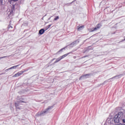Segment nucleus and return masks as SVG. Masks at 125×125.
Returning <instances> with one entry per match:
<instances>
[{
	"label": "nucleus",
	"instance_id": "obj_6",
	"mask_svg": "<svg viewBox=\"0 0 125 125\" xmlns=\"http://www.w3.org/2000/svg\"><path fill=\"white\" fill-rule=\"evenodd\" d=\"M45 31V30H44V29H42L39 31V34L40 35H42V34H43V33H44V32Z\"/></svg>",
	"mask_w": 125,
	"mask_h": 125
},
{
	"label": "nucleus",
	"instance_id": "obj_12",
	"mask_svg": "<svg viewBox=\"0 0 125 125\" xmlns=\"http://www.w3.org/2000/svg\"><path fill=\"white\" fill-rule=\"evenodd\" d=\"M122 122L125 123V115L123 114V117H122Z\"/></svg>",
	"mask_w": 125,
	"mask_h": 125
},
{
	"label": "nucleus",
	"instance_id": "obj_17",
	"mask_svg": "<svg viewBox=\"0 0 125 125\" xmlns=\"http://www.w3.org/2000/svg\"><path fill=\"white\" fill-rule=\"evenodd\" d=\"M5 57H6V56L1 57L0 58V59H1L2 58H5Z\"/></svg>",
	"mask_w": 125,
	"mask_h": 125
},
{
	"label": "nucleus",
	"instance_id": "obj_4",
	"mask_svg": "<svg viewBox=\"0 0 125 125\" xmlns=\"http://www.w3.org/2000/svg\"><path fill=\"white\" fill-rule=\"evenodd\" d=\"M52 109V106H49L47 109H46L45 110H44L43 112H42L41 113V115L42 116V115H43V114H45L46 113H48V111H49V110Z\"/></svg>",
	"mask_w": 125,
	"mask_h": 125
},
{
	"label": "nucleus",
	"instance_id": "obj_23",
	"mask_svg": "<svg viewBox=\"0 0 125 125\" xmlns=\"http://www.w3.org/2000/svg\"><path fill=\"white\" fill-rule=\"evenodd\" d=\"M21 102H22V103H25V102H23V101H22Z\"/></svg>",
	"mask_w": 125,
	"mask_h": 125
},
{
	"label": "nucleus",
	"instance_id": "obj_18",
	"mask_svg": "<svg viewBox=\"0 0 125 125\" xmlns=\"http://www.w3.org/2000/svg\"><path fill=\"white\" fill-rule=\"evenodd\" d=\"M9 70H11V69H10V68H8V69H7L6 70V71H8Z\"/></svg>",
	"mask_w": 125,
	"mask_h": 125
},
{
	"label": "nucleus",
	"instance_id": "obj_16",
	"mask_svg": "<svg viewBox=\"0 0 125 125\" xmlns=\"http://www.w3.org/2000/svg\"><path fill=\"white\" fill-rule=\"evenodd\" d=\"M117 125H125L123 124H117Z\"/></svg>",
	"mask_w": 125,
	"mask_h": 125
},
{
	"label": "nucleus",
	"instance_id": "obj_3",
	"mask_svg": "<svg viewBox=\"0 0 125 125\" xmlns=\"http://www.w3.org/2000/svg\"><path fill=\"white\" fill-rule=\"evenodd\" d=\"M102 25H101V24H98V25H97L96 27L94 28H92L91 30V32H94V31H97V30H98L99 29H100V28H101V27Z\"/></svg>",
	"mask_w": 125,
	"mask_h": 125
},
{
	"label": "nucleus",
	"instance_id": "obj_11",
	"mask_svg": "<svg viewBox=\"0 0 125 125\" xmlns=\"http://www.w3.org/2000/svg\"><path fill=\"white\" fill-rule=\"evenodd\" d=\"M58 19H59V16H57L54 19V21H57Z\"/></svg>",
	"mask_w": 125,
	"mask_h": 125
},
{
	"label": "nucleus",
	"instance_id": "obj_21",
	"mask_svg": "<svg viewBox=\"0 0 125 125\" xmlns=\"http://www.w3.org/2000/svg\"><path fill=\"white\" fill-rule=\"evenodd\" d=\"M48 20H50V18H49L48 19Z\"/></svg>",
	"mask_w": 125,
	"mask_h": 125
},
{
	"label": "nucleus",
	"instance_id": "obj_8",
	"mask_svg": "<svg viewBox=\"0 0 125 125\" xmlns=\"http://www.w3.org/2000/svg\"><path fill=\"white\" fill-rule=\"evenodd\" d=\"M83 28H84V26H81L79 28H78V31H82V30H83Z\"/></svg>",
	"mask_w": 125,
	"mask_h": 125
},
{
	"label": "nucleus",
	"instance_id": "obj_2",
	"mask_svg": "<svg viewBox=\"0 0 125 125\" xmlns=\"http://www.w3.org/2000/svg\"><path fill=\"white\" fill-rule=\"evenodd\" d=\"M25 72H26L25 70L23 71H20V72H18L17 74H15L13 76V78H15L16 77H20V76H21V75H22L23 74V73H25Z\"/></svg>",
	"mask_w": 125,
	"mask_h": 125
},
{
	"label": "nucleus",
	"instance_id": "obj_13",
	"mask_svg": "<svg viewBox=\"0 0 125 125\" xmlns=\"http://www.w3.org/2000/svg\"><path fill=\"white\" fill-rule=\"evenodd\" d=\"M50 27H51V24H49V25H48L46 27V29L45 30V31H46V30H48V29H49Z\"/></svg>",
	"mask_w": 125,
	"mask_h": 125
},
{
	"label": "nucleus",
	"instance_id": "obj_10",
	"mask_svg": "<svg viewBox=\"0 0 125 125\" xmlns=\"http://www.w3.org/2000/svg\"><path fill=\"white\" fill-rule=\"evenodd\" d=\"M61 60V59L60 57L59 58L57 59V60L55 62V63H57V62H59V61H60Z\"/></svg>",
	"mask_w": 125,
	"mask_h": 125
},
{
	"label": "nucleus",
	"instance_id": "obj_1",
	"mask_svg": "<svg viewBox=\"0 0 125 125\" xmlns=\"http://www.w3.org/2000/svg\"><path fill=\"white\" fill-rule=\"evenodd\" d=\"M124 117V114L123 112H119L118 114H116L113 120L115 124H118V123H120L121 121H123V118Z\"/></svg>",
	"mask_w": 125,
	"mask_h": 125
},
{
	"label": "nucleus",
	"instance_id": "obj_15",
	"mask_svg": "<svg viewBox=\"0 0 125 125\" xmlns=\"http://www.w3.org/2000/svg\"><path fill=\"white\" fill-rule=\"evenodd\" d=\"M15 106L17 108V107H18L19 105H18V104H17V103H15Z\"/></svg>",
	"mask_w": 125,
	"mask_h": 125
},
{
	"label": "nucleus",
	"instance_id": "obj_19",
	"mask_svg": "<svg viewBox=\"0 0 125 125\" xmlns=\"http://www.w3.org/2000/svg\"><path fill=\"white\" fill-rule=\"evenodd\" d=\"M12 0V1H17V0Z\"/></svg>",
	"mask_w": 125,
	"mask_h": 125
},
{
	"label": "nucleus",
	"instance_id": "obj_9",
	"mask_svg": "<svg viewBox=\"0 0 125 125\" xmlns=\"http://www.w3.org/2000/svg\"><path fill=\"white\" fill-rule=\"evenodd\" d=\"M18 66H19V65H15L14 66L10 67L9 69H11V70H12V69H16V68H17V67H18Z\"/></svg>",
	"mask_w": 125,
	"mask_h": 125
},
{
	"label": "nucleus",
	"instance_id": "obj_14",
	"mask_svg": "<svg viewBox=\"0 0 125 125\" xmlns=\"http://www.w3.org/2000/svg\"><path fill=\"white\" fill-rule=\"evenodd\" d=\"M65 47L62 48L58 52H61V51H63V50H64V49H65Z\"/></svg>",
	"mask_w": 125,
	"mask_h": 125
},
{
	"label": "nucleus",
	"instance_id": "obj_7",
	"mask_svg": "<svg viewBox=\"0 0 125 125\" xmlns=\"http://www.w3.org/2000/svg\"><path fill=\"white\" fill-rule=\"evenodd\" d=\"M87 76H89V74H86L85 75L81 76V78H80V80H81V79H85V78H86Z\"/></svg>",
	"mask_w": 125,
	"mask_h": 125
},
{
	"label": "nucleus",
	"instance_id": "obj_22",
	"mask_svg": "<svg viewBox=\"0 0 125 125\" xmlns=\"http://www.w3.org/2000/svg\"><path fill=\"white\" fill-rule=\"evenodd\" d=\"M124 41H125V37H124Z\"/></svg>",
	"mask_w": 125,
	"mask_h": 125
},
{
	"label": "nucleus",
	"instance_id": "obj_20",
	"mask_svg": "<svg viewBox=\"0 0 125 125\" xmlns=\"http://www.w3.org/2000/svg\"><path fill=\"white\" fill-rule=\"evenodd\" d=\"M116 77H117V76L114 77L113 78H112V79H114V78H116Z\"/></svg>",
	"mask_w": 125,
	"mask_h": 125
},
{
	"label": "nucleus",
	"instance_id": "obj_5",
	"mask_svg": "<svg viewBox=\"0 0 125 125\" xmlns=\"http://www.w3.org/2000/svg\"><path fill=\"white\" fill-rule=\"evenodd\" d=\"M70 53H72V52L67 53V54H65L60 57V58H61V60H62V59H63V58H65V57H67V56H68V55H69V54H70Z\"/></svg>",
	"mask_w": 125,
	"mask_h": 125
}]
</instances>
